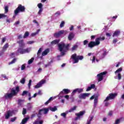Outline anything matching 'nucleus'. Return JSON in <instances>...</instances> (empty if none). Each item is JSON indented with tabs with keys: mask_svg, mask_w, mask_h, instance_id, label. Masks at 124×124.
Instances as JSON below:
<instances>
[{
	"mask_svg": "<svg viewBox=\"0 0 124 124\" xmlns=\"http://www.w3.org/2000/svg\"><path fill=\"white\" fill-rule=\"evenodd\" d=\"M20 92V87L19 86H16V90L14 88H12L11 90L10 93H6L4 94V97L6 99H10L18 94V93Z\"/></svg>",
	"mask_w": 124,
	"mask_h": 124,
	"instance_id": "f257e3e1",
	"label": "nucleus"
},
{
	"mask_svg": "<svg viewBox=\"0 0 124 124\" xmlns=\"http://www.w3.org/2000/svg\"><path fill=\"white\" fill-rule=\"evenodd\" d=\"M58 46L60 52H61L62 55H63L65 54V53L67 51H68V50H69V47L70 46V45L69 44L65 45V44L63 43L61 44H59Z\"/></svg>",
	"mask_w": 124,
	"mask_h": 124,
	"instance_id": "f03ea898",
	"label": "nucleus"
},
{
	"mask_svg": "<svg viewBox=\"0 0 124 124\" xmlns=\"http://www.w3.org/2000/svg\"><path fill=\"white\" fill-rule=\"evenodd\" d=\"M48 112H49V108H43L39 109L38 113L37 114V117H38V120H40V119H41L42 114L46 115L48 114Z\"/></svg>",
	"mask_w": 124,
	"mask_h": 124,
	"instance_id": "7ed1b4c3",
	"label": "nucleus"
},
{
	"mask_svg": "<svg viewBox=\"0 0 124 124\" xmlns=\"http://www.w3.org/2000/svg\"><path fill=\"white\" fill-rule=\"evenodd\" d=\"M71 59H72L74 61L73 63H78V62H79V61H82V60L84 59V56L80 55L77 56V54L75 53L71 56Z\"/></svg>",
	"mask_w": 124,
	"mask_h": 124,
	"instance_id": "20e7f679",
	"label": "nucleus"
},
{
	"mask_svg": "<svg viewBox=\"0 0 124 124\" xmlns=\"http://www.w3.org/2000/svg\"><path fill=\"white\" fill-rule=\"evenodd\" d=\"M25 11H26V7L22 5V4H19L17 8L15 10L14 14L15 15H18V14L20 13V12H25Z\"/></svg>",
	"mask_w": 124,
	"mask_h": 124,
	"instance_id": "39448f33",
	"label": "nucleus"
},
{
	"mask_svg": "<svg viewBox=\"0 0 124 124\" xmlns=\"http://www.w3.org/2000/svg\"><path fill=\"white\" fill-rule=\"evenodd\" d=\"M19 53L20 55H23V54L30 53V50H29V48L24 49V47H19L16 51V55H18Z\"/></svg>",
	"mask_w": 124,
	"mask_h": 124,
	"instance_id": "423d86ee",
	"label": "nucleus"
},
{
	"mask_svg": "<svg viewBox=\"0 0 124 124\" xmlns=\"http://www.w3.org/2000/svg\"><path fill=\"white\" fill-rule=\"evenodd\" d=\"M117 95H118L117 93H110L108 94V95L106 98V99L104 100V102L106 101H109L112 99H115Z\"/></svg>",
	"mask_w": 124,
	"mask_h": 124,
	"instance_id": "0eeeda50",
	"label": "nucleus"
},
{
	"mask_svg": "<svg viewBox=\"0 0 124 124\" xmlns=\"http://www.w3.org/2000/svg\"><path fill=\"white\" fill-rule=\"evenodd\" d=\"M106 74H107V72H106V71L103 72H101V73L97 74V78L98 79V82H100V81H102V80H103V78L104 77V76L106 75Z\"/></svg>",
	"mask_w": 124,
	"mask_h": 124,
	"instance_id": "6e6552de",
	"label": "nucleus"
},
{
	"mask_svg": "<svg viewBox=\"0 0 124 124\" xmlns=\"http://www.w3.org/2000/svg\"><path fill=\"white\" fill-rule=\"evenodd\" d=\"M91 93H81L78 95V97L79 99H86L87 97H89Z\"/></svg>",
	"mask_w": 124,
	"mask_h": 124,
	"instance_id": "1a4fd4ad",
	"label": "nucleus"
},
{
	"mask_svg": "<svg viewBox=\"0 0 124 124\" xmlns=\"http://www.w3.org/2000/svg\"><path fill=\"white\" fill-rule=\"evenodd\" d=\"M94 99V103H93V106L94 108H95L96 107V105H97V102H98V97L96 96L95 97V95H93L92 96H91L90 98V100H93V99Z\"/></svg>",
	"mask_w": 124,
	"mask_h": 124,
	"instance_id": "9d476101",
	"label": "nucleus"
},
{
	"mask_svg": "<svg viewBox=\"0 0 124 124\" xmlns=\"http://www.w3.org/2000/svg\"><path fill=\"white\" fill-rule=\"evenodd\" d=\"M84 92V90L82 88H77L73 90L72 93H71L72 96H73V95H75V93H83Z\"/></svg>",
	"mask_w": 124,
	"mask_h": 124,
	"instance_id": "9b49d317",
	"label": "nucleus"
},
{
	"mask_svg": "<svg viewBox=\"0 0 124 124\" xmlns=\"http://www.w3.org/2000/svg\"><path fill=\"white\" fill-rule=\"evenodd\" d=\"M64 33V30H61L58 32H55L53 36L54 37H55V38H59L61 36V35H62V34H63Z\"/></svg>",
	"mask_w": 124,
	"mask_h": 124,
	"instance_id": "f8f14e48",
	"label": "nucleus"
},
{
	"mask_svg": "<svg viewBox=\"0 0 124 124\" xmlns=\"http://www.w3.org/2000/svg\"><path fill=\"white\" fill-rule=\"evenodd\" d=\"M94 46H98V44L96 42V41H91L88 44V47L89 48H93Z\"/></svg>",
	"mask_w": 124,
	"mask_h": 124,
	"instance_id": "ddd939ff",
	"label": "nucleus"
},
{
	"mask_svg": "<svg viewBox=\"0 0 124 124\" xmlns=\"http://www.w3.org/2000/svg\"><path fill=\"white\" fill-rule=\"evenodd\" d=\"M45 83H46V80L42 79L35 86V89H38L41 87L42 85H43V84H45Z\"/></svg>",
	"mask_w": 124,
	"mask_h": 124,
	"instance_id": "4468645a",
	"label": "nucleus"
},
{
	"mask_svg": "<svg viewBox=\"0 0 124 124\" xmlns=\"http://www.w3.org/2000/svg\"><path fill=\"white\" fill-rule=\"evenodd\" d=\"M37 6L38 8H39V10L38 12V14L39 16H41V13H42V11H43V5H42V3H39L37 4Z\"/></svg>",
	"mask_w": 124,
	"mask_h": 124,
	"instance_id": "2eb2a0df",
	"label": "nucleus"
},
{
	"mask_svg": "<svg viewBox=\"0 0 124 124\" xmlns=\"http://www.w3.org/2000/svg\"><path fill=\"white\" fill-rule=\"evenodd\" d=\"M85 111H81L78 113H76V116H77L76 120H80V118H81V117H83Z\"/></svg>",
	"mask_w": 124,
	"mask_h": 124,
	"instance_id": "dca6fc26",
	"label": "nucleus"
},
{
	"mask_svg": "<svg viewBox=\"0 0 124 124\" xmlns=\"http://www.w3.org/2000/svg\"><path fill=\"white\" fill-rule=\"evenodd\" d=\"M17 44H18V46L19 47L24 48L26 45L24 42V40H20L19 41H17Z\"/></svg>",
	"mask_w": 124,
	"mask_h": 124,
	"instance_id": "f3484780",
	"label": "nucleus"
},
{
	"mask_svg": "<svg viewBox=\"0 0 124 124\" xmlns=\"http://www.w3.org/2000/svg\"><path fill=\"white\" fill-rule=\"evenodd\" d=\"M70 93V90L68 89H64L60 93V94H68Z\"/></svg>",
	"mask_w": 124,
	"mask_h": 124,
	"instance_id": "a211bd4d",
	"label": "nucleus"
},
{
	"mask_svg": "<svg viewBox=\"0 0 124 124\" xmlns=\"http://www.w3.org/2000/svg\"><path fill=\"white\" fill-rule=\"evenodd\" d=\"M102 40H105V37H99L95 39V41L97 43L98 45L100 44V41H102Z\"/></svg>",
	"mask_w": 124,
	"mask_h": 124,
	"instance_id": "6ab92c4d",
	"label": "nucleus"
},
{
	"mask_svg": "<svg viewBox=\"0 0 124 124\" xmlns=\"http://www.w3.org/2000/svg\"><path fill=\"white\" fill-rule=\"evenodd\" d=\"M120 33H121V31H120V30H116L113 33L112 36L113 37H115V36H119Z\"/></svg>",
	"mask_w": 124,
	"mask_h": 124,
	"instance_id": "aec40b11",
	"label": "nucleus"
},
{
	"mask_svg": "<svg viewBox=\"0 0 124 124\" xmlns=\"http://www.w3.org/2000/svg\"><path fill=\"white\" fill-rule=\"evenodd\" d=\"M74 38V33L73 32H70L68 36V39L69 40H71Z\"/></svg>",
	"mask_w": 124,
	"mask_h": 124,
	"instance_id": "412c9836",
	"label": "nucleus"
},
{
	"mask_svg": "<svg viewBox=\"0 0 124 124\" xmlns=\"http://www.w3.org/2000/svg\"><path fill=\"white\" fill-rule=\"evenodd\" d=\"M59 43L60 40L56 39L51 42L50 44H51V45H56V44H58Z\"/></svg>",
	"mask_w": 124,
	"mask_h": 124,
	"instance_id": "4be33fe9",
	"label": "nucleus"
},
{
	"mask_svg": "<svg viewBox=\"0 0 124 124\" xmlns=\"http://www.w3.org/2000/svg\"><path fill=\"white\" fill-rule=\"evenodd\" d=\"M29 119H30V118H29V117H26L25 118H24L20 124H27V122H28V120H29Z\"/></svg>",
	"mask_w": 124,
	"mask_h": 124,
	"instance_id": "5701e85b",
	"label": "nucleus"
},
{
	"mask_svg": "<svg viewBox=\"0 0 124 124\" xmlns=\"http://www.w3.org/2000/svg\"><path fill=\"white\" fill-rule=\"evenodd\" d=\"M50 52V50H49V49L47 48L46 49L45 51H44L42 53V56L43 57L44 56H46V55H47L48 53Z\"/></svg>",
	"mask_w": 124,
	"mask_h": 124,
	"instance_id": "b1692460",
	"label": "nucleus"
},
{
	"mask_svg": "<svg viewBox=\"0 0 124 124\" xmlns=\"http://www.w3.org/2000/svg\"><path fill=\"white\" fill-rule=\"evenodd\" d=\"M10 117V110H8L7 112V114L5 115V119H6V120H8Z\"/></svg>",
	"mask_w": 124,
	"mask_h": 124,
	"instance_id": "393cba45",
	"label": "nucleus"
},
{
	"mask_svg": "<svg viewBox=\"0 0 124 124\" xmlns=\"http://www.w3.org/2000/svg\"><path fill=\"white\" fill-rule=\"evenodd\" d=\"M49 109L50 110V111H51L52 112H55V111H57V110H58V108H57V107L54 106L53 108L50 107Z\"/></svg>",
	"mask_w": 124,
	"mask_h": 124,
	"instance_id": "a878e982",
	"label": "nucleus"
},
{
	"mask_svg": "<svg viewBox=\"0 0 124 124\" xmlns=\"http://www.w3.org/2000/svg\"><path fill=\"white\" fill-rule=\"evenodd\" d=\"M39 31H40V29L37 30V31L36 32L32 33L31 34V36H32V37L35 36V35H36V34H38Z\"/></svg>",
	"mask_w": 124,
	"mask_h": 124,
	"instance_id": "bb28decb",
	"label": "nucleus"
},
{
	"mask_svg": "<svg viewBox=\"0 0 124 124\" xmlns=\"http://www.w3.org/2000/svg\"><path fill=\"white\" fill-rule=\"evenodd\" d=\"M9 47V45H8V43H7L3 46V50L4 51H5V50H6V49H7V48H8Z\"/></svg>",
	"mask_w": 124,
	"mask_h": 124,
	"instance_id": "cd10ccee",
	"label": "nucleus"
},
{
	"mask_svg": "<svg viewBox=\"0 0 124 124\" xmlns=\"http://www.w3.org/2000/svg\"><path fill=\"white\" fill-rule=\"evenodd\" d=\"M53 97H51L49 98V99H48V101H47L45 104L46 105H47V104H49V103H50V102H51V101H53Z\"/></svg>",
	"mask_w": 124,
	"mask_h": 124,
	"instance_id": "c85d7f7f",
	"label": "nucleus"
},
{
	"mask_svg": "<svg viewBox=\"0 0 124 124\" xmlns=\"http://www.w3.org/2000/svg\"><path fill=\"white\" fill-rule=\"evenodd\" d=\"M76 108H77V107L75 106L73 108H71L69 110V112L71 113V112H73L75 110H76Z\"/></svg>",
	"mask_w": 124,
	"mask_h": 124,
	"instance_id": "c756f323",
	"label": "nucleus"
},
{
	"mask_svg": "<svg viewBox=\"0 0 124 124\" xmlns=\"http://www.w3.org/2000/svg\"><path fill=\"white\" fill-rule=\"evenodd\" d=\"M16 60L17 59L16 58H14L11 62H9V65H10V64H13V63H15V62H16Z\"/></svg>",
	"mask_w": 124,
	"mask_h": 124,
	"instance_id": "7c9ffc66",
	"label": "nucleus"
},
{
	"mask_svg": "<svg viewBox=\"0 0 124 124\" xmlns=\"http://www.w3.org/2000/svg\"><path fill=\"white\" fill-rule=\"evenodd\" d=\"M29 35H30V33L29 32V31L25 32L23 36V38H27V37H28Z\"/></svg>",
	"mask_w": 124,
	"mask_h": 124,
	"instance_id": "2f4dec72",
	"label": "nucleus"
},
{
	"mask_svg": "<svg viewBox=\"0 0 124 124\" xmlns=\"http://www.w3.org/2000/svg\"><path fill=\"white\" fill-rule=\"evenodd\" d=\"M7 15H5L4 14H0V19H2V18H6Z\"/></svg>",
	"mask_w": 124,
	"mask_h": 124,
	"instance_id": "473e14b6",
	"label": "nucleus"
},
{
	"mask_svg": "<svg viewBox=\"0 0 124 124\" xmlns=\"http://www.w3.org/2000/svg\"><path fill=\"white\" fill-rule=\"evenodd\" d=\"M33 61H34V58H32L31 59L29 60L28 62V64H31V63L33 62Z\"/></svg>",
	"mask_w": 124,
	"mask_h": 124,
	"instance_id": "72a5a7b5",
	"label": "nucleus"
},
{
	"mask_svg": "<svg viewBox=\"0 0 124 124\" xmlns=\"http://www.w3.org/2000/svg\"><path fill=\"white\" fill-rule=\"evenodd\" d=\"M107 54V52H106V51H104L101 57V59H104V58H105V56H106Z\"/></svg>",
	"mask_w": 124,
	"mask_h": 124,
	"instance_id": "f704fd0d",
	"label": "nucleus"
},
{
	"mask_svg": "<svg viewBox=\"0 0 124 124\" xmlns=\"http://www.w3.org/2000/svg\"><path fill=\"white\" fill-rule=\"evenodd\" d=\"M121 71H123V68L120 67L118 69H117L115 72V73H118L119 72H121Z\"/></svg>",
	"mask_w": 124,
	"mask_h": 124,
	"instance_id": "c9c22d12",
	"label": "nucleus"
},
{
	"mask_svg": "<svg viewBox=\"0 0 124 124\" xmlns=\"http://www.w3.org/2000/svg\"><path fill=\"white\" fill-rule=\"evenodd\" d=\"M29 93V92L27 91H24L21 94V95H22V96H24L25 95H26V94H28V93Z\"/></svg>",
	"mask_w": 124,
	"mask_h": 124,
	"instance_id": "e433bc0d",
	"label": "nucleus"
},
{
	"mask_svg": "<svg viewBox=\"0 0 124 124\" xmlns=\"http://www.w3.org/2000/svg\"><path fill=\"white\" fill-rule=\"evenodd\" d=\"M5 14H6L8 12V6H6L4 7Z\"/></svg>",
	"mask_w": 124,
	"mask_h": 124,
	"instance_id": "4c0bfd02",
	"label": "nucleus"
},
{
	"mask_svg": "<svg viewBox=\"0 0 124 124\" xmlns=\"http://www.w3.org/2000/svg\"><path fill=\"white\" fill-rule=\"evenodd\" d=\"M41 52H42V48H40L37 52L38 57H39V56H40V54H41Z\"/></svg>",
	"mask_w": 124,
	"mask_h": 124,
	"instance_id": "58836bf2",
	"label": "nucleus"
},
{
	"mask_svg": "<svg viewBox=\"0 0 124 124\" xmlns=\"http://www.w3.org/2000/svg\"><path fill=\"white\" fill-rule=\"evenodd\" d=\"M65 23L64 21H62L61 23L60 24V28H63L64 27Z\"/></svg>",
	"mask_w": 124,
	"mask_h": 124,
	"instance_id": "ea45409f",
	"label": "nucleus"
},
{
	"mask_svg": "<svg viewBox=\"0 0 124 124\" xmlns=\"http://www.w3.org/2000/svg\"><path fill=\"white\" fill-rule=\"evenodd\" d=\"M27 114V109L23 108L22 115H26Z\"/></svg>",
	"mask_w": 124,
	"mask_h": 124,
	"instance_id": "a19ab883",
	"label": "nucleus"
},
{
	"mask_svg": "<svg viewBox=\"0 0 124 124\" xmlns=\"http://www.w3.org/2000/svg\"><path fill=\"white\" fill-rule=\"evenodd\" d=\"M78 48V46L77 45H75L74 46H73L72 48V51H74V50H76V49H77Z\"/></svg>",
	"mask_w": 124,
	"mask_h": 124,
	"instance_id": "79ce46f5",
	"label": "nucleus"
},
{
	"mask_svg": "<svg viewBox=\"0 0 124 124\" xmlns=\"http://www.w3.org/2000/svg\"><path fill=\"white\" fill-rule=\"evenodd\" d=\"M16 120H17V117H16L12 118H11V122L13 123V122H15V121H16Z\"/></svg>",
	"mask_w": 124,
	"mask_h": 124,
	"instance_id": "37998d69",
	"label": "nucleus"
},
{
	"mask_svg": "<svg viewBox=\"0 0 124 124\" xmlns=\"http://www.w3.org/2000/svg\"><path fill=\"white\" fill-rule=\"evenodd\" d=\"M93 117H91L90 119H89V121H87V123L86 124H91V122L93 121Z\"/></svg>",
	"mask_w": 124,
	"mask_h": 124,
	"instance_id": "c03bdc74",
	"label": "nucleus"
},
{
	"mask_svg": "<svg viewBox=\"0 0 124 124\" xmlns=\"http://www.w3.org/2000/svg\"><path fill=\"white\" fill-rule=\"evenodd\" d=\"M26 82V79L24 78H22L21 80H20V83L21 84H24V83Z\"/></svg>",
	"mask_w": 124,
	"mask_h": 124,
	"instance_id": "a18cd8bd",
	"label": "nucleus"
},
{
	"mask_svg": "<svg viewBox=\"0 0 124 124\" xmlns=\"http://www.w3.org/2000/svg\"><path fill=\"white\" fill-rule=\"evenodd\" d=\"M122 79V74L121 73H118V79L121 80Z\"/></svg>",
	"mask_w": 124,
	"mask_h": 124,
	"instance_id": "49530a36",
	"label": "nucleus"
},
{
	"mask_svg": "<svg viewBox=\"0 0 124 124\" xmlns=\"http://www.w3.org/2000/svg\"><path fill=\"white\" fill-rule=\"evenodd\" d=\"M36 113H33L31 115V120H32V119H33V118H35V117H36Z\"/></svg>",
	"mask_w": 124,
	"mask_h": 124,
	"instance_id": "de8ad7c7",
	"label": "nucleus"
},
{
	"mask_svg": "<svg viewBox=\"0 0 124 124\" xmlns=\"http://www.w3.org/2000/svg\"><path fill=\"white\" fill-rule=\"evenodd\" d=\"M108 115L110 117H111V116L113 115V111L112 110L109 111V112L108 113Z\"/></svg>",
	"mask_w": 124,
	"mask_h": 124,
	"instance_id": "09e8293b",
	"label": "nucleus"
},
{
	"mask_svg": "<svg viewBox=\"0 0 124 124\" xmlns=\"http://www.w3.org/2000/svg\"><path fill=\"white\" fill-rule=\"evenodd\" d=\"M61 116H62V117H63V118H66V113H65V112L62 113L61 114Z\"/></svg>",
	"mask_w": 124,
	"mask_h": 124,
	"instance_id": "8fccbe9b",
	"label": "nucleus"
},
{
	"mask_svg": "<svg viewBox=\"0 0 124 124\" xmlns=\"http://www.w3.org/2000/svg\"><path fill=\"white\" fill-rule=\"evenodd\" d=\"M1 77H2V78H5V79L6 80H8V78L7 77H6V75H1Z\"/></svg>",
	"mask_w": 124,
	"mask_h": 124,
	"instance_id": "3c124183",
	"label": "nucleus"
},
{
	"mask_svg": "<svg viewBox=\"0 0 124 124\" xmlns=\"http://www.w3.org/2000/svg\"><path fill=\"white\" fill-rule=\"evenodd\" d=\"M89 43V41L85 40L83 41V45H87Z\"/></svg>",
	"mask_w": 124,
	"mask_h": 124,
	"instance_id": "603ef678",
	"label": "nucleus"
},
{
	"mask_svg": "<svg viewBox=\"0 0 124 124\" xmlns=\"http://www.w3.org/2000/svg\"><path fill=\"white\" fill-rule=\"evenodd\" d=\"M6 40V38L5 37H3L2 39L1 44H3V43L5 42Z\"/></svg>",
	"mask_w": 124,
	"mask_h": 124,
	"instance_id": "864d4df0",
	"label": "nucleus"
},
{
	"mask_svg": "<svg viewBox=\"0 0 124 124\" xmlns=\"http://www.w3.org/2000/svg\"><path fill=\"white\" fill-rule=\"evenodd\" d=\"M31 79L29 80V82L28 83V87L29 88H31Z\"/></svg>",
	"mask_w": 124,
	"mask_h": 124,
	"instance_id": "5fc2aeb1",
	"label": "nucleus"
},
{
	"mask_svg": "<svg viewBox=\"0 0 124 124\" xmlns=\"http://www.w3.org/2000/svg\"><path fill=\"white\" fill-rule=\"evenodd\" d=\"M22 102H23V100L20 99H18V104L19 105H21V103H22Z\"/></svg>",
	"mask_w": 124,
	"mask_h": 124,
	"instance_id": "6e6d98bb",
	"label": "nucleus"
},
{
	"mask_svg": "<svg viewBox=\"0 0 124 124\" xmlns=\"http://www.w3.org/2000/svg\"><path fill=\"white\" fill-rule=\"evenodd\" d=\"M25 68H26V66L25 65V64L22 65L21 70H24V69H25Z\"/></svg>",
	"mask_w": 124,
	"mask_h": 124,
	"instance_id": "4d7b16f0",
	"label": "nucleus"
},
{
	"mask_svg": "<svg viewBox=\"0 0 124 124\" xmlns=\"http://www.w3.org/2000/svg\"><path fill=\"white\" fill-rule=\"evenodd\" d=\"M33 23H35V24H37V26H39V23L35 19L33 20Z\"/></svg>",
	"mask_w": 124,
	"mask_h": 124,
	"instance_id": "13d9d810",
	"label": "nucleus"
},
{
	"mask_svg": "<svg viewBox=\"0 0 124 124\" xmlns=\"http://www.w3.org/2000/svg\"><path fill=\"white\" fill-rule=\"evenodd\" d=\"M15 55V53L14 52L11 53L10 54L11 57L12 58H15V56H14Z\"/></svg>",
	"mask_w": 124,
	"mask_h": 124,
	"instance_id": "bf43d9fd",
	"label": "nucleus"
},
{
	"mask_svg": "<svg viewBox=\"0 0 124 124\" xmlns=\"http://www.w3.org/2000/svg\"><path fill=\"white\" fill-rule=\"evenodd\" d=\"M33 43H34L33 41H30L27 42V44H32Z\"/></svg>",
	"mask_w": 124,
	"mask_h": 124,
	"instance_id": "052dcab7",
	"label": "nucleus"
},
{
	"mask_svg": "<svg viewBox=\"0 0 124 124\" xmlns=\"http://www.w3.org/2000/svg\"><path fill=\"white\" fill-rule=\"evenodd\" d=\"M109 104H110L109 102L106 101V103L105 104V106L106 107L109 106Z\"/></svg>",
	"mask_w": 124,
	"mask_h": 124,
	"instance_id": "680f3d73",
	"label": "nucleus"
},
{
	"mask_svg": "<svg viewBox=\"0 0 124 124\" xmlns=\"http://www.w3.org/2000/svg\"><path fill=\"white\" fill-rule=\"evenodd\" d=\"M117 42H118V39H113V43L114 44H115V43H117Z\"/></svg>",
	"mask_w": 124,
	"mask_h": 124,
	"instance_id": "e2e57ef3",
	"label": "nucleus"
},
{
	"mask_svg": "<svg viewBox=\"0 0 124 124\" xmlns=\"http://www.w3.org/2000/svg\"><path fill=\"white\" fill-rule=\"evenodd\" d=\"M90 87H91V89H94L95 88V84H91Z\"/></svg>",
	"mask_w": 124,
	"mask_h": 124,
	"instance_id": "0e129e2a",
	"label": "nucleus"
},
{
	"mask_svg": "<svg viewBox=\"0 0 124 124\" xmlns=\"http://www.w3.org/2000/svg\"><path fill=\"white\" fill-rule=\"evenodd\" d=\"M91 90H92V88H91V86H89L86 89V92H89V91H91Z\"/></svg>",
	"mask_w": 124,
	"mask_h": 124,
	"instance_id": "69168bd1",
	"label": "nucleus"
},
{
	"mask_svg": "<svg viewBox=\"0 0 124 124\" xmlns=\"http://www.w3.org/2000/svg\"><path fill=\"white\" fill-rule=\"evenodd\" d=\"M18 39H21V38H23V36L22 34H20L17 36Z\"/></svg>",
	"mask_w": 124,
	"mask_h": 124,
	"instance_id": "338daca9",
	"label": "nucleus"
},
{
	"mask_svg": "<svg viewBox=\"0 0 124 124\" xmlns=\"http://www.w3.org/2000/svg\"><path fill=\"white\" fill-rule=\"evenodd\" d=\"M94 38H95V35H92L91 36V39L92 40H93V39H94Z\"/></svg>",
	"mask_w": 124,
	"mask_h": 124,
	"instance_id": "774afa93",
	"label": "nucleus"
}]
</instances>
